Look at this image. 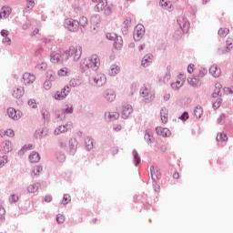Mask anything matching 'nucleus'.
I'll return each instance as SVG.
<instances>
[{
    "instance_id": "nucleus-1",
    "label": "nucleus",
    "mask_w": 233,
    "mask_h": 233,
    "mask_svg": "<svg viewBox=\"0 0 233 233\" xmlns=\"http://www.w3.org/2000/svg\"><path fill=\"white\" fill-rule=\"evenodd\" d=\"M99 65H101L99 56H97V55H93L91 57L84 59L81 66L83 68H93L94 70H97Z\"/></svg>"
},
{
    "instance_id": "nucleus-2",
    "label": "nucleus",
    "mask_w": 233,
    "mask_h": 233,
    "mask_svg": "<svg viewBox=\"0 0 233 233\" xmlns=\"http://www.w3.org/2000/svg\"><path fill=\"white\" fill-rule=\"evenodd\" d=\"M140 96H142L146 103H152L156 97V94H154L152 87L148 85H145L144 87L140 89Z\"/></svg>"
},
{
    "instance_id": "nucleus-3",
    "label": "nucleus",
    "mask_w": 233,
    "mask_h": 233,
    "mask_svg": "<svg viewBox=\"0 0 233 233\" xmlns=\"http://www.w3.org/2000/svg\"><path fill=\"white\" fill-rule=\"evenodd\" d=\"M95 12H104L106 15H110L112 14V10H110V7H108V1L107 0H102L101 2H98L95 7Z\"/></svg>"
},
{
    "instance_id": "nucleus-4",
    "label": "nucleus",
    "mask_w": 233,
    "mask_h": 233,
    "mask_svg": "<svg viewBox=\"0 0 233 233\" xmlns=\"http://www.w3.org/2000/svg\"><path fill=\"white\" fill-rule=\"evenodd\" d=\"M83 54V48L81 46L74 45L69 47V56L74 57L75 61H78Z\"/></svg>"
},
{
    "instance_id": "nucleus-5",
    "label": "nucleus",
    "mask_w": 233,
    "mask_h": 233,
    "mask_svg": "<svg viewBox=\"0 0 233 233\" xmlns=\"http://www.w3.org/2000/svg\"><path fill=\"white\" fill-rule=\"evenodd\" d=\"M66 27L69 32H77V28H79V22L72 18H67L66 20Z\"/></svg>"
},
{
    "instance_id": "nucleus-6",
    "label": "nucleus",
    "mask_w": 233,
    "mask_h": 233,
    "mask_svg": "<svg viewBox=\"0 0 233 233\" xmlns=\"http://www.w3.org/2000/svg\"><path fill=\"white\" fill-rule=\"evenodd\" d=\"M143 35H145V26L143 25H137L134 31L135 41H141Z\"/></svg>"
},
{
    "instance_id": "nucleus-7",
    "label": "nucleus",
    "mask_w": 233,
    "mask_h": 233,
    "mask_svg": "<svg viewBox=\"0 0 233 233\" xmlns=\"http://www.w3.org/2000/svg\"><path fill=\"white\" fill-rule=\"evenodd\" d=\"M69 90L70 87L68 86H65L61 89V91H57L55 94V99H56V101H63V99H65L68 96Z\"/></svg>"
},
{
    "instance_id": "nucleus-8",
    "label": "nucleus",
    "mask_w": 233,
    "mask_h": 233,
    "mask_svg": "<svg viewBox=\"0 0 233 233\" xmlns=\"http://www.w3.org/2000/svg\"><path fill=\"white\" fill-rule=\"evenodd\" d=\"M91 27L95 32H97L99 30V25H101V15H95L90 19Z\"/></svg>"
},
{
    "instance_id": "nucleus-9",
    "label": "nucleus",
    "mask_w": 233,
    "mask_h": 233,
    "mask_svg": "<svg viewBox=\"0 0 233 233\" xmlns=\"http://www.w3.org/2000/svg\"><path fill=\"white\" fill-rule=\"evenodd\" d=\"M12 96L15 99H21L25 96V87L16 86L12 90Z\"/></svg>"
},
{
    "instance_id": "nucleus-10",
    "label": "nucleus",
    "mask_w": 233,
    "mask_h": 233,
    "mask_svg": "<svg viewBox=\"0 0 233 233\" xmlns=\"http://www.w3.org/2000/svg\"><path fill=\"white\" fill-rule=\"evenodd\" d=\"M132 112H134V109L132 108V106L129 104H125L122 106V112H121L123 119H128Z\"/></svg>"
},
{
    "instance_id": "nucleus-11",
    "label": "nucleus",
    "mask_w": 233,
    "mask_h": 233,
    "mask_svg": "<svg viewBox=\"0 0 233 233\" xmlns=\"http://www.w3.org/2000/svg\"><path fill=\"white\" fill-rule=\"evenodd\" d=\"M34 81H35V76L30 73H25L22 76V83L25 86L32 85Z\"/></svg>"
},
{
    "instance_id": "nucleus-12",
    "label": "nucleus",
    "mask_w": 233,
    "mask_h": 233,
    "mask_svg": "<svg viewBox=\"0 0 233 233\" xmlns=\"http://www.w3.org/2000/svg\"><path fill=\"white\" fill-rule=\"evenodd\" d=\"M96 86H105L106 85V76L103 74H98L94 78Z\"/></svg>"
},
{
    "instance_id": "nucleus-13",
    "label": "nucleus",
    "mask_w": 233,
    "mask_h": 233,
    "mask_svg": "<svg viewBox=\"0 0 233 233\" xmlns=\"http://www.w3.org/2000/svg\"><path fill=\"white\" fill-rule=\"evenodd\" d=\"M156 132L157 136H161L162 137H168L170 136V129L167 127H157Z\"/></svg>"
},
{
    "instance_id": "nucleus-14",
    "label": "nucleus",
    "mask_w": 233,
    "mask_h": 233,
    "mask_svg": "<svg viewBox=\"0 0 233 233\" xmlns=\"http://www.w3.org/2000/svg\"><path fill=\"white\" fill-rule=\"evenodd\" d=\"M0 150L3 154H8V152H12V143L8 140L3 142L0 147Z\"/></svg>"
},
{
    "instance_id": "nucleus-15",
    "label": "nucleus",
    "mask_w": 233,
    "mask_h": 233,
    "mask_svg": "<svg viewBox=\"0 0 233 233\" xmlns=\"http://www.w3.org/2000/svg\"><path fill=\"white\" fill-rule=\"evenodd\" d=\"M104 97L106 99V101L112 103V101L116 100V92H114L112 89H107L104 93Z\"/></svg>"
},
{
    "instance_id": "nucleus-16",
    "label": "nucleus",
    "mask_w": 233,
    "mask_h": 233,
    "mask_svg": "<svg viewBox=\"0 0 233 233\" xmlns=\"http://www.w3.org/2000/svg\"><path fill=\"white\" fill-rule=\"evenodd\" d=\"M70 128H72V124H66V126H60V127L56 128L55 134L56 136H59V134L68 132V130H70Z\"/></svg>"
},
{
    "instance_id": "nucleus-17",
    "label": "nucleus",
    "mask_w": 233,
    "mask_h": 233,
    "mask_svg": "<svg viewBox=\"0 0 233 233\" xmlns=\"http://www.w3.org/2000/svg\"><path fill=\"white\" fill-rule=\"evenodd\" d=\"M209 73L212 75L213 77H219V76H221V69L218 67V65H213L209 68Z\"/></svg>"
},
{
    "instance_id": "nucleus-18",
    "label": "nucleus",
    "mask_w": 233,
    "mask_h": 233,
    "mask_svg": "<svg viewBox=\"0 0 233 233\" xmlns=\"http://www.w3.org/2000/svg\"><path fill=\"white\" fill-rule=\"evenodd\" d=\"M159 5L161 6V8H163L164 10H167L168 12L172 10V2L170 1L160 0Z\"/></svg>"
},
{
    "instance_id": "nucleus-19",
    "label": "nucleus",
    "mask_w": 233,
    "mask_h": 233,
    "mask_svg": "<svg viewBox=\"0 0 233 233\" xmlns=\"http://www.w3.org/2000/svg\"><path fill=\"white\" fill-rule=\"evenodd\" d=\"M40 160H41V157L37 152H33L29 155L30 163H39Z\"/></svg>"
},
{
    "instance_id": "nucleus-20",
    "label": "nucleus",
    "mask_w": 233,
    "mask_h": 233,
    "mask_svg": "<svg viewBox=\"0 0 233 233\" xmlns=\"http://www.w3.org/2000/svg\"><path fill=\"white\" fill-rule=\"evenodd\" d=\"M0 136L1 137H14L15 133L12 129L1 130Z\"/></svg>"
},
{
    "instance_id": "nucleus-21",
    "label": "nucleus",
    "mask_w": 233,
    "mask_h": 233,
    "mask_svg": "<svg viewBox=\"0 0 233 233\" xmlns=\"http://www.w3.org/2000/svg\"><path fill=\"white\" fill-rule=\"evenodd\" d=\"M7 114H8L9 117H11V119L17 120V119H19V117H20V116L17 115V111H15V110L14 109V107H9V108L7 109Z\"/></svg>"
},
{
    "instance_id": "nucleus-22",
    "label": "nucleus",
    "mask_w": 233,
    "mask_h": 233,
    "mask_svg": "<svg viewBox=\"0 0 233 233\" xmlns=\"http://www.w3.org/2000/svg\"><path fill=\"white\" fill-rule=\"evenodd\" d=\"M160 118H161L162 123H164V124L168 123V110L161 109Z\"/></svg>"
},
{
    "instance_id": "nucleus-23",
    "label": "nucleus",
    "mask_w": 233,
    "mask_h": 233,
    "mask_svg": "<svg viewBox=\"0 0 233 233\" xmlns=\"http://www.w3.org/2000/svg\"><path fill=\"white\" fill-rule=\"evenodd\" d=\"M62 113L64 114H73L74 113V106L72 104H66L62 108Z\"/></svg>"
},
{
    "instance_id": "nucleus-24",
    "label": "nucleus",
    "mask_w": 233,
    "mask_h": 233,
    "mask_svg": "<svg viewBox=\"0 0 233 233\" xmlns=\"http://www.w3.org/2000/svg\"><path fill=\"white\" fill-rule=\"evenodd\" d=\"M152 59H154V56L152 55H147L142 59V66H148L147 64L152 63Z\"/></svg>"
},
{
    "instance_id": "nucleus-25",
    "label": "nucleus",
    "mask_w": 233,
    "mask_h": 233,
    "mask_svg": "<svg viewBox=\"0 0 233 233\" xmlns=\"http://www.w3.org/2000/svg\"><path fill=\"white\" fill-rule=\"evenodd\" d=\"M41 172H43V167L36 166L33 168V171L31 173L32 177H37V176L41 175Z\"/></svg>"
},
{
    "instance_id": "nucleus-26",
    "label": "nucleus",
    "mask_w": 233,
    "mask_h": 233,
    "mask_svg": "<svg viewBox=\"0 0 233 233\" xmlns=\"http://www.w3.org/2000/svg\"><path fill=\"white\" fill-rule=\"evenodd\" d=\"M230 34V29L228 27H220L218 29L219 37H227Z\"/></svg>"
},
{
    "instance_id": "nucleus-27",
    "label": "nucleus",
    "mask_w": 233,
    "mask_h": 233,
    "mask_svg": "<svg viewBox=\"0 0 233 233\" xmlns=\"http://www.w3.org/2000/svg\"><path fill=\"white\" fill-rule=\"evenodd\" d=\"M39 187H41V184L39 183H35L33 185H30L27 188L28 192H30V194H35V192H37V190H39Z\"/></svg>"
},
{
    "instance_id": "nucleus-28",
    "label": "nucleus",
    "mask_w": 233,
    "mask_h": 233,
    "mask_svg": "<svg viewBox=\"0 0 233 233\" xmlns=\"http://www.w3.org/2000/svg\"><path fill=\"white\" fill-rule=\"evenodd\" d=\"M69 74L70 70H68V68L66 67H63L57 72V76H59V77H66L67 76H69Z\"/></svg>"
},
{
    "instance_id": "nucleus-29",
    "label": "nucleus",
    "mask_w": 233,
    "mask_h": 233,
    "mask_svg": "<svg viewBox=\"0 0 233 233\" xmlns=\"http://www.w3.org/2000/svg\"><path fill=\"white\" fill-rule=\"evenodd\" d=\"M145 139L147 143H154V136H152V130L147 129L145 134Z\"/></svg>"
},
{
    "instance_id": "nucleus-30",
    "label": "nucleus",
    "mask_w": 233,
    "mask_h": 233,
    "mask_svg": "<svg viewBox=\"0 0 233 233\" xmlns=\"http://www.w3.org/2000/svg\"><path fill=\"white\" fill-rule=\"evenodd\" d=\"M218 143H225V141H228V137L225 133H218L217 136Z\"/></svg>"
},
{
    "instance_id": "nucleus-31",
    "label": "nucleus",
    "mask_w": 233,
    "mask_h": 233,
    "mask_svg": "<svg viewBox=\"0 0 233 233\" xmlns=\"http://www.w3.org/2000/svg\"><path fill=\"white\" fill-rule=\"evenodd\" d=\"M187 83L191 86H199L201 85V82L199 80H198V78H194V77H190L187 79Z\"/></svg>"
},
{
    "instance_id": "nucleus-32",
    "label": "nucleus",
    "mask_w": 233,
    "mask_h": 233,
    "mask_svg": "<svg viewBox=\"0 0 233 233\" xmlns=\"http://www.w3.org/2000/svg\"><path fill=\"white\" fill-rule=\"evenodd\" d=\"M120 71V68L116 66V65H113L111 66L110 69H109V76H117V73Z\"/></svg>"
},
{
    "instance_id": "nucleus-33",
    "label": "nucleus",
    "mask_w": 233,
    "mask_h": 233,
    "mask_svg": "<svg viewBox=\"0 0 233 233\" xmlns=\"http://www.w3.org/2000/svg\"><path fill=\"white\" fill-rule=\"evenodd\" d=\"M50 57L52 63H57L61 59V55L59 53H52Z\"/></svg>"
},
{
    "instance_id": "nucleus-34",
    "label": "nucleus",
    "mask_w": 233,
    "mask_h": 233,
    "mask_svg": "<svg viewBox=\"0 0 233 233\" xmlns=\"http://www.w3.org/2000/svg\"><path fill=\"white\" fill-rule=\"evenodd\" d=\"M1 14H2L4 19H6V17H8L9 14H12V9L10 7H3L1 10Z\"/></svg>"
},
{
    "instance_id": "nucleus-35",
    "label": "nucleus",
    "mask_w": 233,
    "mask_h": 233,
    "mask_svg": "<svg viewBox=\"0 0 233 233\" xmlns=\"http://www.w3.org/2000/svg\"><path fill=\"white\" fill-rule=\"evenodd\" d=\"M69 143L70 150H72V152H76V150H77V140L76 138H72Z\"/></svg>"
},
{
    "instance_id": "nucleus-36",
    "label": "nucleus",
    "mask_w": 233,
    "mask_h": 233,
    "mask_svg": "<svg viewBox=\"0 0 233 233\" xmlns=\"http://www.w3.org/2000/svg\"><path fill=\"white\" fill-rule=\"evenodd\" d=\"M114 46L116 50H119L123 46V39L121 38H116V41L114 42Z\"/></svg>"
},
{
    "instance_id": "nucleus-37",
    "label": "nucleus",
    "mask_w": 233,
    "mask_h": 233,
    "mask_svg": "<svg viewBox=\"0 0 233 233\" xmlns=\"http://www.w3.org/2000/svg\"><path fill=\"white\" fill-rule=\"evenodd\" d=\"M171 86H172L173 90H179V88H181V86H183V80L172 83Z\"/></svg>"
},
{
    "instance_id": "nucleus-38",
    "label": "nucleus",
    "mask_w": 233,
    "mask_h": 233,
    "mask_svg": "<svg viewBox=\"0 0 233 233\" xmlns=\"http://www.w3.org/2000/svg\"><path fill=\"white\" fill-rule=\"evenodd\" d=\"M86 147L87 150H92V148H94V142L90 137L86 138Z\"/></svg>"
},
{
    "instance_id": "nucleus-39",
    "label": "nucleus",
    "mask_w": 233,
    "mask_h": 233,
    "mask_svg": "<svg viewBox=\"0 0 233 233\" xmlns=\"http://www.w3.org/2000/svg\"><path fill=\"white\" fill-rule=\"evenodd\" d=\"M226 45H227V52H230L233 49V39L228 38Z\"/></svg>"
},
{
    "instance_id": "nucleus-40",
    "label": "nucleus",
    "mask_w": 233,
    "mask_h": 233,
    "mask_svg": "<svg viewBox=\"0 0 233 233\" xmlns=\"http://www.w3.org/2000/svg\"><path fill=\"white\" fill-rule=\"evenodd\" d=\"M195 116L196 117H201V116H203V107L201 106H197L195 108Z\"/></svg>"
},
{
    "instance_id": "nucleus-41",
    "label": "nucleus",
    "mask_w": 233,
    "mask_h": 233,
    "mask_svg": "<svg viewBox=\"0 0 233 233\" xmlns=\"http://www.w3.org/2000/svg\"><path fill=\"white\" fill-rule=\"evenodd\" d=\"M48 81H56V73L53 72L52 70L47 71V76H46Z\"/></svg>"
},
{
    "instance_id": "nucleus-42",
    "label": "nucleus",
    "mask_w": 233,
    "mask_h": 233,
    "mask_svg": "<svg viewBox=\"0 0 233 233\" xmlns=\"http://www.w3.org/2000/svg\"><path fill=\"white\" fill-rule=\"evenodd\" d=\"M34 6H35V3L32 0L28 1L26 8L24 10V12H30V10H32V8H34Z\"/></svg>"
},
{
    "instance_id": "nucleus-43",
    "label": "nucleus",
    "mask_w": 233,
    "mask_h": 233,
    "mask_svg": "<svg viewBox=\"0 0 233 233\" xmlns=\"http://www.w3.org/2000/svg\"><path fill=\"white\" fill-rule=\"evenodd\" d=\"M79 25L81 26H86V25H88V18H86V16H81L79 19Z\"/></svg>"
},
{
    "instance_id": "nucleus-44",
    "label": "nucleus",
    "mask_w": 233,
    "mask_h": 233,
    "mask_svg": "<svg viewBox=\"0 0 233 233\" xmlns=\"http://www.w3.org/2000/svg\"><path fill=\"white\" fill-rule=\"evenodd\" d=\"M8 163V157L6 156L1 157H0V168H3L4 166Z\"/></svg>"
},
{
    "instance_id": "nucleus-45",
    "label": "nucleus",
    "mask_w": 233,
    "mask_h": 233,
    "mask_svg": "<svg viewBox=\"0 0 233 233\" xmlns=\"http://www.w3.org/2000/svg\"><path fill=\"white\" fill-rule=\"evenodd\" d=\"M71 198H70V195H65L64 198H63V200H62V204L63 205H68V203H70L71 201Z\"/></svg>"
},
{
    "instance_id": "nucleus-46",
    "label": "nucleus",
    "mask_w": 233,
    "mask_h": 233,
    "mask_svg": "<svg viewBox=\"0 0 233 233\" xmlns=\"http://www.w3.org/2000/svg\"><path fill=\"white\" fill-rule=\"evenodd\" d=\"M56 222L58 223V225H61V224L65 223V216L61 215V214H58L56 216Z\"/></svg>"
},
{
    "instance_id": "nucleus-47",
    "label": "nucleus",
    "mask_w": 233,
    "mask_h": 233,
    "mask_svg": "<svg viewBox=\"0 0 233 233\" xmlns=\"http://www.w3.org/2000/svg\"><path fill=\"white\" fill-rule=\"evenodd\" d=\"M9 201L10 203H17L19 201V197L17 195H11Z\"/></svg>"
},
{
    "instance_id": "nucleus-48",
    "label": "nucleus",
    "mask_w": 233,
    "mask_h": 233,
    "mask_svg": "<svg viewBox=\"0 0 233 233\" xmlns=\"http://www.w3.org/2000/svg\"><path fill=\"white\" fill-rule=\"evenodd\" d=\"M134 161H135L136 167H137V165L141 163V158H139V156L137 155V152L134 153Z\"/></svg>"
},
{
    "instance_id": "nucleus-49",
    "label": "nucleus",
    "mask_w": 233,
    "mask_h": 233,
    "mask_svg": "<svg viewBox=\"0 0 233 233\" xmlns=\"http://www.w3.org/2000/svg\"><path fill=\"white\" fill-rule=\"evenodd\" d=\"M26 150H34V146L28 144L23 147L21 149L22 152H26Z\"/></svg>"
},
{
    "instance_id": "nucleus-50",
    "label": "nucleus",
    "mask_w": 233,
    "mask_h": 233,
    "mask_svg": "<svg viewBox=\"0 0 233 233\" xmlns=\"http://www.w3.org/2000/svg\"><path fill=\"white\" fill-rule=\"evenodd\" d=\"M221 106V98H218L214 103H213V107L214 108H219Z\"/></svg>"
},
{
    "instance_id": "nucleus-51",
    "label": "nucleus",
    "mask_w": 233,
    "mask_h": 233,
    "mask_svg": "<svg viewBox=\"0 0 233 233\" xmlns=\"http://www.w3.org/2000/svg\"><path fill=\"white\" fill-rule=\"evenodd\" d=\"M51 87H52V83L50 82V80H47L44 83V88H46V90H50Z\"/></svg>"
},
{
    "instance_id": "nucleus-52",
    "label": "nucleus",
    "mask_w": 233,
    "mask_h": 233,
    "mask_svg": "<svg viewBox=\"0 0 233 233\" xmlns=\"http://www.w3.org/2000/svg\"><path fill=\"white\" fill-rule=\"evenodd\" d=\"M109 117H111V119H117L119 117V113L112 112L109 114Z\"/></svg>"
},
{
    "instance_id": "nucleus-53",
    "label": "nucleus",
    "mask_w": 233,
    "mask_h": 233,
    "mask_svg": "<svg viewBox=\"0 0 233 233\" xmlns=\"http://www.w3.org/2000/svg\"><path fill=\"white\" fill-rule=\"evenodd\" d=\"M28 105H29V106H31V108H35L37 106V104L35 103V100H34V99H30L28 101Z\"/></svg>"
},
{
    "instance_id": "nucleus-54",
    "label": "nucleus",
    "mask_w": 233,
    "mask_h": 233,
    "mask_svg": "<svg viewBox=\"0 0 233 233\" xmlns=\"http://www.w3.org/2000/svg\"><path fill=\"white\" fill-rule=\"evenodd\" d=\"M77 85H79V80L76 79V78H73L71 81H70V86H77Z\"/></svg>"
},
{
    "instance_id": "nucleus-55",
    "label": "nucleus",
    "mask_w": 233,
    "mask_h": 233,
    "mask_svg": "<svg viewBox=\"0 0 233 233\" xmlns=\"http://www.w3.org/2000/svg\"><path fill=\"white\" fill-rule=\"evenodd\" d=\"M5 212L6 210L5 209V208L0 206V219H3V218H5Z\"/></svg>"
},
{
    "instance_id": "nucleus-56",
    "label": "nucleus",
    "mask_w": 233,
    "mask_h": 233,
    "mask_svg": "<svg viewBox=\"0 0 233 233\" xmlns=\"http://www.w3.org/2000/svg\"><path fill=\"white\" fill-rule=\"evenodd\" d=\"M106 37L110 40V41H114V39H116L117 36L116 35V34H107Z\"/></svg>"
},
{
    "instance_id": "nucleus-57",
    "label": "nucleus",
    "mask_w": 233,
    "mask_h": 233,
    "mask_svg": "<svg viewBox=\"0 0 233 233\" xmlns=\"http://www.w3.org/2000/svg\"><path fill=\"white\" fill-rule=\"evenodd\" d=\"M187 72H188V74H194V65L190 64L187 66Z\"/></svg>"
},
{
    "instance_id": "nucleus-58",
    "label": "nucleus",
    "mask_w": 233,
    "mask_h": 233,
    "mask_svg": "<svg viewBox=\"0 0 233 233\" xmlns=\"http://www.w3.org/2000/svg\"><path fill=\"white\" fill-rule=\"evenodd\" d=\"M221 93V89H216L214 90L212 96L213 97H217L218 96H219V94Z\"/></svg>"
},
{
    "instance_id": "nucleus-59",
    "label": "nucleus",
    "mask_w": 233,
    "mask_h": 233,
    "mask_svg": "<svg viewBox=\"0 0 233 233\" xmlns=\"http://www.w3.org/2000/svg\"><path fill=\"white\" fill-rule=\"evenodd\" d=\"M181 119H182V121H187V119H188V113L184 112L181 116Z\"/></svg>"
},
{
    "instance_id": "nucleus-60",
    "label": "nucleus",
    "mask_w": 233,
    "mask_h": 233,
    "mask_svg": "<svg viewBox=\"0 0 233 233\" xmlns=\"http://www.w3.org/2000/svg\"><path fill=\"white\" fill-rule=\"evenodd\" d=\"M42 134H43V131L41 129L36 130L35 133V137H36V139H38V137H41Z\"/></svg>"
},
{
    "instance_id": "nucleus-61",
    "label": "nucleus",
    "mask_w": 233,
    "mask_h": 233,
    "mask_svg": "<svg viewBox=\"0 0 233 233\" xmlns=\"http://www.w3.org/2000/svg\"><path fill=\"white\" fill-rule=\"evenodd\" d=\"M131 95H134V92H136V90H137V86L136 84L131 85Z\"/></svg>"
},
{
    "instance_id": "nucleus-62",
    "label": "nucleus",
    "mask_w": 233,
    "mask_h": 233,
    "mask_svg": "<svg viewBox=\"0 0 233 233\" xmlns=\"http://www.w3.org/2000/svg\"><path fill=\"white\" fill-rule=\"evenodd\" d=\"M46 203H51L52 202V196H46L45 198Z\"/></svg>"
},
{
    "instance_id": "nucleus-63",
    "label": "nucleus",
    "mask_w": 233,
    "mask_h": 233,
    "mask_svg": "<svg viewBox=\"0 0 233 233\" xmlns=\"http://www.w3.org/2000/svg\"><path fill=\"white\" fill-rule=\"evenodd\" d=\"M1 35L3 37H7L8 36V31L7 30H2L1 31Z\"/></svg>"
},
{
    "instance_id": "nucleus-64",
    "label": "nucleus",
    "mask_w": 233,
    "mask_h": 233,
    "mask_svg": "<svg viewBox=\"0 0 233 233\" xmlns=\"http://www.w3.org/2000/svg\"><path fill=\"white\" fill-rule=\"evenodd\" d=\"M12 40H10V38L8 37H5L4 40H3V43H5V45H10Z\"/></svg>"
}]
</instances>
